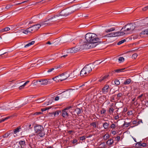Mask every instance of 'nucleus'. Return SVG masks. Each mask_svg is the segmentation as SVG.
I'll return each instance as SVG.
<instances>
[{
    "instance_id": "f257e3e1",
    "label": "nucleus",
    "mask_w": 148,
    "mask_h": 148,
    "mask_svg": "<svg viewBox=\"0 0 148 148\" xmlns=\"http://www.w3.org/2000/svg\"><path fill=\"white\" fill-rule=\"evenodd\" d=\"M104 38H105V35L103 33H99L97 34L91 33L87 34L85 39L88 46H85V48L91 49L95 47L98 45L99 42H102V39Z\"/></svg>"
},
{
    "instance_id": "f03ea898",
    "label": "nucleus",
    "mask_w": 148,
    "mask_h": 148,
    "mask_svg": "<svg viewBox=\"0 0 148 148\" xmlns=\"http://www.w3.org/2000/svg\"><path fill=\"white\" fill-rule=\"evenodd\" d=\"M79 44L77 46L73 47L68 50V52L73 53H75L78 51L80 49H88L90 48H85V46H88V44L85 41H83L82 40H81L79 41Z\"/></svg>"
},
{
    "instance_id": "7ed1b4c3",
    "label": "nucleus",
    "mask_w": 148,
    "mask_h": 148,
    "mask_svg": "<svg viewBox=\"0 0 148 148\" xmlns=\"http://www.w3.org/2000/svg\"><path fill=\"white\" fill-rule=\"evenodd\" d=\"M135 25L134 23H129L124 26L121 30L125 29L123 32L124 34L131 33L135 28Z\"/></svg>"
},
{
    "instance_id": "20e7f679",
    "label": "nucleus",
    "mask_w": 148,
    "mask_h": 148,
    "mask_svg": "<svg viewBox=\"0 0 148 148\" xmlns=\"http://www.w3.org/2000/svg\"><path fill=\"white\" fill-rule=\"evenodd\" d=\"M35 133L39 136L42 137L45 135L44 129L43 126L40 125H37L34 127Z\"/></svg>"
},
{
    "instance_id": "39448f33",
    "label": "nucleus",
    "mask_w": 148,
    "mask_h": 148,
    "mask_svg": "<svg viewBox=\"0 0 148 148\" xmlns=\"http://www.w3.org/2000/svg\"><path fill=\"white\" fill-rule=\"evenodd\" d=\"M92 70L90 65L85 66L80 71V75L81 76L86 75H88Z\"/></svg>"
},
{
    "instance_id": "423d86ee",
    "label": "nucleus",
    "mask_w": 148,
    "mask_h": 148,
    "mask_svg": "<svg viewBox=\"0 0 148 148\" xmlns=\"http://www.w3.org/2000/svg\"><path fill=\"white\" fill-rule=\"evenodd\" d=\"M74 12V11H71L70 9L68 8L62 10L59 13V14L61 18L62 16H66L73 13Z\"/></svg>"
},
{
    "instance_id": "0eeeda50",
    "label": "nucleus",
    "mask_w": 148,
    "mask_h": 148,
    "mask_svg": "<svg viewBox=\"0 0 148 148\" xmlns=\"http://www.w3.org/2000/svg\"><path fill=\"white\" fill-rule=\"evenodd\" d=\"M61 17L59 13L56 14L52 15L48 19L49 20H50L51 22L56 21L60 19Z\"/></svg>"
},
{
    "instance_id": "6e6552de",
    "label": "nucleus",
    "mask_w": 148,
    "mask_h": 148,
    "mask_svg": "<svg viewBox=\"0 0 148 148\" xmlns=\"http://www.w3.org/2000/svg\"><path fill=\"white\" fill-rule=\"evenodd\" d=\"M51 80L50 79H41L36 81V82H39L40 83V85H45L48 84H51Z\"/></svg>"
},
{
    "instance_id": "1a4fd4ad",
    "label": "nucleus",
    "mask_w": 148,
    "mask_h": 148,
    "mask_svg": "<svg viewBox=\"0 0 148 148\" xmlns=\"http://www.w3.org/2000/svg\"><path fill=\"white\" fill-rule=\"evenodd\" d=\"M69 111H67L64 109L63 110H62V116L65 119L67 118L69 116Z\"/></svg>"
},
{
    "instance_id": "9d476101",
    "label": "nucleus",
    "mask_w": 148,
    "mask_h": 148,
    "mask_svg": "<svg viewBox=\"0 0 148 148\" xmlns=\"http://www.w3.org/2000/svg\"><path fill=\"white\" fill-rule=\"evenodd\" d=\"M60 94L61 98H62L68 97L70 95V93L68 90H67L63 92Z\"/></svg>"
},
{
    "instance_id": "9b49d317",
    "label": "nucleus",
    "mask_w": 148,
    "mask_h": 148,
    "mask_svg": "<svg viewBox=\"0 0 148 148\" xmlns=\"http://www.w3.org/2000/svg\"><path fill=\"white\" fill-rule=\"evenodd\" d=\"M69 76H70L69 75L68 76H66L65 74L64 73L60 75V77H58L59 78V79L62 81L65 80Z\"/></svg>"
},
{
    "instance_id": "f8f14e48",
    "label": "nucleus",
    "mask_w": 148,
    "mask_h": 148,
    "mask_svg": "<svg viewBox=\"0 0 148 148\" xmlns=\"http://www.w3.org/2000/svg\"><path fill=\"white\" fill-rule=\"evenodd\" d=\"M18 147L19 148H25L26 144L25 140H21L20 141L18 142Z\"/></svg>"
},
{
    "instance_id": "ddd939ff",
    "label": "nucleus",
    "mask_w": 148,
    "mask_h": 148,
    "mask_svg": "<svg viewBox=\"0 0 148 148\" xmlns=\"http://www.w3.org/2000/svg\"><path fill=\"white\" fill-rule=\"evenodd\" d=\"M109 86L108 85H106L102 89L103 93L104 94L107 93L108 91Z\"/></svg>"
},
{
    "instance_id": "4468645a",
    "label": "nucleus",
    "mask_w": 148,
    "mask_h": 148,
    "mask_svg": "<svg viewBox=\"0 0 148 148\" xmlns=\"http://www.w3.org/2000/svg\"><path fill=\"white\" fill-rule=\"evenodd\" d=\"M49 21H50V20H49L48 19L45 20L44 21H43L41 23V26H46L47 25H50V23L49 22Z\"/></svg>"
},
{
    "instance_id": "2eb2a0df",
    "label": "nucleus",
    "mask_w": 148,
    "mask_h": 148,
    "mask_svg": "<svg viewBox=\"0 0 148 148\" xmlns=\"http://www.w3.org/2000/svg\"><path fill=\"white\" fill-rule=\"evenodd\" d=\"M148 35V28L142 31L140 33V36Z\"/></svg>"
},
{
    "instance_id": "dca6fc26",
    "label": "nucleus",
    "mask_w": 148,
    "mask_h": 148,
    "mask_svg": "<svg viewBox=\"0 0 148 148\" xmlns=\"http://www.w3.org/2000/svg\"><path fill=\"white\" fill-rule=\"evenodd\" d=\"M114 37H116L123 35L124 34L123 31L121 32H118L113 33Z\"/></svg>"
},
{
    "instance_id": "f3484780",
    "label": "nucleus",
    "mask_w": 148,
    "mask_h": 148,
    "mask_svg": "<svg viewBox=\"0 0 148 148\" xmlns=\"http://www.w3.org/2000/svg\"><path fill=\"white\" fill-rule=\"evenodd\" d=\"M41 26V25L40 24H37L33 25L32 27L34 29V31L35 32L38 30L40 27Z\"/></svg>"
},
{
    "instance_id": "a211bd4d",
    "label": "nucleus",
    "mask_w": 148,
    "mask_h": 148,
    "mask_svg": "<svg viewBox=\"0 0 148 148\" xmlns=\"http://www.w3.org/2000/svg\"><path fill=\"white\" fill-rule=\"evenodd\" d=\"M136 145H138L139 147L142 146L144 147L147 146V144L144 143H141V142H139L136 144Z\"/></svg>"
},
{
    "instance_id": "6ab92c4d",
    "label": "nucleus",
    "mask_w": 148,
    "mask_h": 148,
    "mask_svg": "<svg viewBox=\"0 0 148 148\" xmlns=\"http://www.w3.org/2000/svg\"><path fill=\"white\" fill-rule=\"evenodd\" d=\"M109 76V75H105L102 77L100 78L99 79V81L100 82H101L103 81H105L106 79L108 78Z\"/></svg>"
},
{
    "instance_id": "aec40b11",
    "label": "nucleus",
    "mask_w": 148,
    "mask_h": 148,
    "mask_svg": "<svg viewBox=\"0 0 148 148\" xmlns=\"http://www.w3.org/2000/svg\"><path fill=\"white\" fill-rule=\"evenodd\" d=\"M21 130V127L20 126H19L17 127L15 129L13 130V133L14 134H16L17 133L20 132V130Z\"/></svg>"
},
{
    "instance_id": "412c9836",
    "label": "nucleus",
    "mask_w": 148,
    "mask_h": 148,
    "mask_svg": "<svg viewBox=\"0 0 148 148\" xmlns=\"http://www.w3.org/2000/svg\"><path fill=\"white\" fill-rule=\"evenodd\" d=\"M114 143L113 139L110 138L107 141L106 143L109 146L111 145Z\"/></svg>"
},
{
    "instance_id": "4be33fe9",
    "label": "nucleus",
    "mask_w": 148,
    "mask_h": 148,
    "mask_svg": "<svg viewBox=\"0 0 148 148\" xmlns=\"http://www.w3.org/2000/svg\"><path fill=\"white\" fill-rule=\"evenodd\" d=\"M11 134L12 133L10 132H8L2 136L3 138H7L8 137L10 136Z\"/></svg>"
},
{
    "instance_id": "5701e85b",
    "label": "nucleus",
    "mask_w": 148,
    "mask_h": 148,
    "mask_svg": "<svg viewBox=\"0 0 148 148\" xmlns=\"http://www.w3.org/2000/svg\"><path fill=\"white\" fill-rule=\"evenodd\" d=\"M75 111L77 114L78 115H79L81 113V110L79 108H77L75 109Z\"/></svg>"
},
{
    "instance_id": "b1692460",
    "label": "nucleus",
    "mask_w": 148,
    "mask_h": 148,
    "mask_svg": "<svg viewBox=\"0 0 148 148\" xmlns=\"http://www.w3.org/2000/svg\"><path fill=\"white\" fill-rule=\"evenodd\" d=\"M35 42L34 41H32L29 42V43L27 44L26 45H25V46H24V47H25V48H26V47H28L29 46H30L31 45H33L34 44V43H35Z\"/></svg>"
},
{
    "instance_id": "393cba45",
    "label": "nucleus",
    "mask_w": 148,
    "mask_h": 148,
    "mask_svg": "<svg viewBox=\"0 0 148 148\" xmlns=\"http://www.w3.org/2000/svg\"><path fill=\"white\" fill-rule=\"evenodd\" d=\"M35 42L34 41H32L29 42V43L27 44L26 45H25V46H24V47H25V48H26V47H28L29 46H30L31 45H33L34 44V43H35Z\"/></svg>"
},
{
    "instance_id": "a878e982",
    "label": "nucleus",
    "mask_w": 148,
    "mask_h": 148,
    "mask_svg": "<svg viewBox=\"0 0 148 148\" xmlns=\"http://www.w3.org/2000/svg\"><path fill=\"white\" fill-rule=\"evenodd\" d=\"M35 42L34 41H32L29 42V43L27 44L26 45H25V46H24V47H25V48H26V47H28L29 46H30L31 45H33L34 44V43H35Z\"/></svg>"
},
{
    "instance_id": "bb28decb",
    "label": "nucleus",
    "mask_w": 148,
    "mask_h": 148,
    "mask_svg": "<svg viewBox=\"0 0 148 148\" xmlns=\"http://www.w3.org/2000/svg\"><path fill=\"white\" fill-rule=\"evenodd\" d=\"M10 30V28L9 27H6L0 31V32H7Z\"/></svg>"
},
{
    "instance_id": "cd10ccee",
    "label": "nucleus",
    "mask_w": 148,
    "mask_h": 148,
    "mask_svg": "<svg viewBox=\"0 0 148 148\" xmlns=\"http://www.w3.org/2000/svg\"><path fill=\"white\" fill-rule=\"evenodd\" d=\"M131 80L130 79H126L124 82V84L127 85L129 84L131 82Z\"/></svg>"
},
{
    "instance_id": "c85d7f7f",
    "label": "nucleus",
    "mask_w": 148,
    "mask_h": 148,
    "mask_svg": "<svg viewBox=\"0 0 148 148\" xmlns=\"http://www.w3.org/2000/svg\"><path fill=\"white\" fill-rule=\"evenodd\" d=\"M146 22V21L145 20H143L140 22V23L142 26L147 25L148 23H145Z\"/></svg>"
},
{
    "instance_id": "c756f323",
    "label": "nucleus",
    "mask_w": 148,
    "mask_h": 148,
    "mask_svg": "<svg viewBox=\"0 0 148 148\" xmlns=\"http://www.w3.org/2000/svg\"><path fill=\"white\" fill-rule=\"evenodd\" d=\"M115 30V28L114 27H112L108 29H106L105 32L106 33H108L110 32L114 31Z\"/></svg>"
},
{
    "instance_id": "7c9ffc66",
    "label": "nucleus",
    "mask_w": 148,
    "mask_h": 148,
    "mask_svg": "<svg viewBox=\"0 0 148 148\" xmlns=\"http://www.w3.org/2000/svg\"><path fill=\"white\" fill-rule=\"evenodd\" d=\"M103 127L105 129H107L109 126V124L107 123L106 122L104 123L103 124Z\"/></svg>"
},
{
    "instance_id": "2f4dec72",
    "label": "nucleus",
    "mask_w": 148,
    "mask_h": 148,
    "mask_svg": "<svg viewBox=\"0 0 148 148\" xmlns=\"http://www.w3.org/2000/svg\"><path fill=\"white\" fill-rule=\"evenodd\" d=\"M114 110L113 108L110 107L108 109L109 113L110 114H112L114 112Z\"/></svg>"
},
{
    "instance_id": "473e14b6",
    "label": "nucleus",
    "mask_w": 148,
    "mask_h": 148,
    "mask_svg": "<svg viewBox=\"0 0 148 148\" xmlns=\"http://www.w3.org/2000/svg\"><path fill=\"white\" fill-rule=\"evenodd\" d=\"M28 29L29 30L30 34L31 33H33L35 32L34 30V29H33L32 26L28 28Z\"/></svg>"
},
{
    "instance_id": "72a5a7b5",
    "label": "nucleus",
    "mask_w": 148,
    "mask_h": 148,
    "mask_svg": "<svg viewBox=\"0 0 148 148\" xmlns=\"http://www.w3.org/2000/svg\"><path fill=\"white\" fill-rule=\"evenodd\" d=\"M110 137V135L109 134H106L103 137V139L104 140H106Z\"/></svg>"
},
{
    "instance_id": "f704fd0d",
    "label": "nucleus",
    "mask_w": 148,
    "mask_h": 148,
    "mask_svg": "<svg viewBox=\"0 0 148 148\" xmlns=\"http://www.w3.org/2000/svg\"><path fill=\"white\" fill-rule=\"evenodd\" d=\"M124 69H125V68L116 69L114 70V71L117 73H120L123 72V70Z\"/></svg>"
},
{
    "instance_id": "c9c22d12",
    "label": "nucleus",
    "mask_w": 148,
    "mask_h": 148,
    "mask_svg": "<svg viewBox=\"0 0 148 148\" xmlns=\"http://www.w3.org/2000/svg\"><path fill=\"white\" fill-rule=\"evenodd\" d=\"M114 37L113 34V33H111L108 34L107 35H105V38L107 37Z\"/></svg>"
},
{
    "instance_id": "e433bc0d",
    "label": "nucleus",
    "mask_w": 148,
    "mask_h": 148,
    "mask_svg": "<svg viewBox=\"0 0 148 148\" xmlns=\"http://www.w3.org/2000/svg\"><path fill=\"white\" fill-rule=\"evenodd\" d=\"M115 84L116 85V86H117L120 84V82L119 80L117 79H115L114 81Z\"/></svg>"
},
{
    "instance_id": "4c0bfd02",
    "label": "nucleus",
    "mask_w": 148,
    "mask_h": 148,
    "mask_svg": "<svg viewBox=\"0 0 148 148\" xmlns=\"http://www.w3.org/2000/svg\"><path fill=\"white\" fill-rule=\"evenodd\" d=\"M123 95V94H122V93H118V94H117L116 95V96H117V98H116V99H118V100H119V99H120V97H121Z\"/></svg>"
},
{
    "instance_id": "58836bf2",
    "label": "nucleus",
    "mask_w": 148,
    "mask_h": 148,
    "mask_svg": "<svg viewBox=\"0 0 148 148\" xmlns=\"http://www.w3.org/2000/svg\"><path fill=\"white\" fill-rule=\"evenodd\" d=\"M14 5H13L12 4H8L6 6L5 8L6 9H8L12 7Z\"/></svg>"
},
{
    "instance_id": "ea45409f",
    "label": "nucleus",
    "mask_w": 148,
    "mask_h": 148,
    "mask_svg": "<svg viewBox=\"0 0 148 148\" xmlns=\"http://www.w3.org/2000/svg\"><path fill=\"white\" fill-rule=\"evenodd\" d=\"M51 108V107H46V108H43L41 109V110L42 112H43V111H46V110H48L49 109H50Z\"/></svg>"
},
{
    "instance_id": "a19ab883",
    "label": "nucleus",
    "mask_w": 148,
    "mask_h": 148,
    "mask_svg": "<svg viewBox=\"0 0 148 148\" xmlns=\"http://www.w3.org/2000/svg\"><path fill=\"white\" fill-rule=\"evenodd\" d=\"M90 125L93 126L94 128H96L97 127V125L96 122H92L90 124Z\"/></svg>"
},
{
    "instance_id": "79ce46f5",
    "label": "nucleus",
    "mask_w": 148,
    "mask_h": 148,
    "mask_svg": "<svg viewBox=\"0 0 148 148\" xmlns=\"http://www.w3.org/2000/svg\"><path fill=\"white\" fill-rule=\"evenodd\" d=\"M23 33L25 34H30L28 28H27L26 30H23Z\"/></svg>"
},
{
    "instance_id": "37998d69",
    "label": "nucleus",
    "mask_w": 148,
    "mask_h": 148,
    "mask_svg": "<svg viewBox=\"0 0 148 148\" xmlns=\"http://www.w3.org/2000/svg\"><path fill=\"white\" fill-rule=\"evenodd\" d=\"M119 61L120 62V63L123 62L124 61V59L123 57H120L119 58Z\"/></svg>"
},
{
    "instance_id": "c03bdc74",
    "label": "nucleus",
    "mask_w": 148,
    "mask_h": 148,
    "mask_svg": "<svg viewBox=\"0 0 148 148\" xmlns=\"http://www.w3.org/2000/svg\"><path fill=\"white\" fill-rule=\"evenodd\" d=\"M58 95L59 96H57L55 97V101H57L59 100L60 98L61 99L62 98H61V95L60 94H59Z\"/></svg>"
},
{
    "instance_id": "a18cd8bd",
    "label": "nucleus",
    "mask_w": 148,
    "mask_h": 148,
    "mask_svg": "<svg viewBox=\"0 0 148 148\" xmlns=\"http://www.w3.org/2000/svg\"><path fill=\"white\" fill-rule=\"evenodd\" d=\"M116 127V125L115 124L112 123L111 125L110 126V128L111 129H114Z\"/></svg>"
},
{
    "instance_id": "49530a36",
    "label": "nucleus",
    "mask_w": 148,
    "mask_h": 148,
    "mask_svg": "<svg viewBox=\"0 0 148 148\" xmlns=\"http://www.w3.org/2000/svg\"><path fill=\"white\" fill-rule=\"evenodd\" d=\"M126 41V40L125 39H124L121 41H120L118 43L117 45H120L121 44L124 43Z\"/></svg>"
},
{
    "instance_id": "de8ad7c7",
    "label": "nucleus",
    "mask_w": 148,
    "mask_h": 148,
    "mask_svg": "<svg viewBox=\"0 0 148 148\" xmlns=\"http://www.w3.org/2000/svg\"><path fill=\"white\" fill-rule=\"evenodd\" d=\"M44 100L42 98L39 99L37 100L36 101L37 102V103H40L43 101Z\"/></svg>"
},
{
    "instance_id": "09e8293b",
    "label": "nucleus",
    "mask_w": 148,
    "mask_h": 148,
    "mask_svg": "<svg viewBox=\"0 0 148 148\" xmlns=\"http://www.w3.org/2000/svg\"><path fill=\"white\" fill-rule=\"evenodd\" d=\"M60 112V111H56L55 112H53V114L54 116H56V115H58L59 114V112Z\"/></svg>"
},
{
    "instance_id": "8fccbe9b",
    "label": "nucleus",
    "mask_w": 148,
    "mask_h": 148,
    "mask_svg": "<svg viewBox=\"0 0 148 148\" xmlns=\"http://www.w3.org/2000/svg\"><path fill=\"white\" fill-rule=\"evenodd\" d=\"M130 123L125 122L123 125L124 126H125L126 127H127L130 125Z\"/></svg>"
},
{
    "instance_id": "3c124183",
    "label": "nucleus",
    "mask_w": 148,
    "mask_h": 148,
    "mask_svg": "<svg viewBox=\"0 0 148 148\" xmlns=\"http://www.w3.org/2000/svg\"><path fill=\"white\" fill-rule=\"evenodd\" d=\"M138 56L137 54L136 53H134L132 56V58H134L136 59L137 58Z\"/></svg>"
},
{
    "instance_id": "603ef678",
    "label": "nucleus",
    "mask_w": 148,
    "mask_h": 148,
    "mask_svg": "<svg viewBox=\"0 0 148 148\" xmlns=\"http://www.w3.org/2000/svg\"><path fill=\"white\" fill-rule=\"evenodd\" d=\"M80 140H84L86 139L85 137L84 136H82L80 138Z\"/></svg>"
},
{
    "instance_id": "864d4df0",
    "label": "nucleus",
    "mask_w": 148,
    "mask_h": 148,
    "mask_svg": "<svg viewBox=\"0 0 148 148\" xmlns=\"http://www.w3.org/2000/svg\"><path fill=\"white\" fill-rule=\"evenodd\" d=\"M106 112V110L104 108H103L101 111V113L102 114H104Z\"/></svg>"
},
{
    "instance_id": "5fc2aeb1",
    "label": "nucleus",
    "mask_w": 148,
    "mask_h": 148,
    "mask_svg": "<svg viewBox=\"0 0 148 148\" xmlns=\"http://www.w3.org/2000/svg\"><path fill=\"white\" fill-rule=\"evenodd\" d=\"M116 140L118 141H119L120 139V137L119 136H117L115 138Z\"/></svg>"
},
{
    "instance_id": "6e6d98bb",
    "label": "nucleus",
    "mask_w": 148,
    "mask_h": 148,
    "mask_svg": "<svg viewBox=\"0 0 148 148\" xmlns=\"http://www.w3.org/2000/svg\"><path fill=\"white\" fill-rule=\"evenodd\" d=\"M51 103L52 102L51 101L50 102L49 101V102H48L47 103H44L43 104L44 105H49V104H51Z\"/></svg>"
},
{
    "instance_id": "4d7b16f0",
    "label": "nucleus",
    "mask_w": 148,
    "mask_h": 148,
    "mask_svg": "<svg viewBox=\"0 0 148 148\" xmlns=\"http://www.w3.org/2000/svg\"><path fill=\"white\" fill-rule=\"evenodd\" d=\"M72 107L71 106H69L67 107L66 108H65L64 109L67 111H69V109H70V108H71Z\"/></svg>"
},
{
    "instance_id": "13d9d810",
    "label": "nucleus",
    "mask_w": 148,
    "mask_h": 148,
    "mask_svg": "<svg viewBox=\"0 0 148 148\" xmlns=\"http://www.w3.org/2000/svg\"><path fill=\"white\" fill-rule=\"evenodd\" d=\"M77 142V140L76 139H74L73 140L72 142V143L73 144H75Z\"/></svg>"
},
{
    "instance_id": "bf43d9fd",
    "label": "nucleus",
    "mask_w": 148,
    "mask_h": 148,
    "mask_svg": "<svg viewBox=\"0 0 148 148\" xmlns=\"http://www.w3.org/2000/svg\"><path fill=\"white\" fill-rule=\"evenodd\" d=\"M127 114L128 115H131L132 114V111H128L127 112Z\"/></svg>"
},
{
    "instance_id": "052dcab7",
    "label": "nucleus",
    "mask_w": 148,
    "mask_h": 148,
    "mask_svg": "<svg viewBox=\"0 0 148 148\" xmlns=\"http://www.w3.org/2000/svg\"><path fill=\"white\" fill-rule=\"evenodd\" d=\"M148 9V6H147L143 8V10L144 11H146Z\"/></svg>"
},
{
    "instance_id": "680f3d73",
    "label": "nucleus",
    "mask_w": 148,
    "mask_h": 148,
    "mask_svg": "<svg viewBox=\"0 0 148 148\" xmlns=\"http://www.w3.org/2000/svg\"><path fill=\"white\" fill-rule=\"evenodd\" d=\"M11 28L13 29L16 28V25H12L11 26Z\"/></svg>"
},
{
    "instance_id": "e2e57ef3",
    "label": "nucleus",
    "mask_w": 148,
    "mask_h": 148,
    "mask_svg": "<svg viewBox=\"0 0 148 148\" xmlns=\"http://www.w3.org/2000/svg\"><path fill=\"white\" fill-rule=\"evenodd\" d=\"M114 119L115 120H117L119 118V116L118 114H117V115H116L115 116H114Z\"/></svg>"
},
{
    "instance_id": "0e129e2a",
    "label": "nucleus",
    "mask_w": 148,
    "mask_h": 148,
    "mask_svg": "<svg viewBox=\"0 0 148 148\" xmlns=\"http://www.w3.org/2000/svg\"><path fill=\"white\" fill-rule=\"evenodd\" d=\"M54 69H55L54 68H52V69H50L48 70V71H47V72H48V73L52 71Z\"/></svg>"
},
{
    "instance_id": "69168bd1",
    "label": "nucleus",
    "mask_w": 148,
    "mask_h": 148,
    "mask_svg": "<svg viewBox=\"0 0 148 148\" xmlns=\"http://www.w3.org/2000/svg\"><path fill=\"white\" fill-rule=\"evenodd\" d=\"M132 123L133 124H138V122L136 121H132Z\"/></svg>"
},
{
    "instance_id": "338daca9",
    "label": "nucleus",
    "mask_w": 148,
    "mask_h": 148,
    "mask_svg": "<svg viewBox=\"0 0 148 148\" xmlns=\"http://www.w3.org/2000/svg\"><path fill=\"white\" fill-rule=\"evenodd\" d=\"M143 96V94H141L140 95L138 96L137 98V100L138 99H140V98L142 96Z\"/></svg>"
},
{
    "instance_id": "774afa93",
    "label": "nucleus",
    "mask_w": 148,
    "mask_h": 148,
    "mask_svg": "<svg viewBox=\"0 0 148 148\" xmlns=\"http://www.w3.org/2000/svg\"><path fill=\"white\" fill-rule=\"evenodd\" d=\"M29 82V81H27V82H25L24 84L23 85V86H24V87Z\"/></svg>"
}]
</instances>
